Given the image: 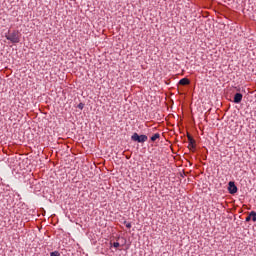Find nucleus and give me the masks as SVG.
<instances>
[{
    "instance_id": "obj_1",
    "label": "nucleus",
    "mask_w": 256,
    "mask_h": 256,
    "mask_svg": "<svg viewBox=\"0 0 256 256\" xmlns=\"http://www.w3.org/2000/svg\"><path fill=\"white\" fill-rule=\"evenodd\" d=\"M6 39L11 43H20L21 42V33L17 30H13L11 33L6 35Z\"/></svg>"
},
{
    "instance_id": "obj_12",
    "label": "nucleus",
    "mask_w": 256,
    "mask_h": 256,
    "mask_svg": "<svg viewBox=\"0 0 256 256\" xmlns=\"http://www.w3.org/2000/svg\"><path fill=\"white\" fill-rule=\"evenodd\" d=\"M83 107H85L83 103L78 104V109H83Z\"/></svg>"
},
{
    "instance_id": "obj_10",
    "label": "nucleus",
    "mask_w": 256,
    "mask_h": 256,
    "mask_svg": "<svg viewBox=\"0 0 256 256\" xmlns=\"http://www.w3.org/2000/svg\"><path fill=\"white\" fill-rule=\"evenodd\" d=\"M126 227H127V229H131V227H132L131 222H127Z\"/></svg>"
},
{
    "instance_id": "obj_4",
    "label": "nucleus",
    "mask_w": 256,
    "mask_h": 256,
    "mask_svg": "<svg viewBox=\"0 0 256 256\" xmlns=\"http://www.w3.org/2000/svg\"><path fill=\"white\" fill-rule=\"evenodd\" d=\"M228 191L229 193H237V186L235 185V182L230 181L228 183Z\"/></svg>"
},
{
    "instance_id": "obj_11",
    "label": "nucleus",
    "mask_w": 256,
    "mask_h": 256,
    "mask_svg": "<svg viewBox=\"0 0 256 256\" xmlns=\"http://www.w3.org/2000/svg\"><path fill=\"white\" fill-rule=\"evenodd\" d=\"M119 246H120L119 242H114V243H113V247H115L116 249H117V247H119Z\"/></svg>"
},
{
    "instance_id": "obj_3",
    "label": "nucleus",
    "mask_w": 256,
    "mask_h": 256,
    "mask_svg": "<svg viewBox=\"0 0 256 256\" xmlns=\"http://www.w3.org/2000/svg\"><path fill=\"white\" fill-rule=\"evenodd\" d=\"M251 220L253 221V223L256 222V212L255 211H251L245 219L246 223H249V221H251Z\"/></svg>"
},
{
    "instance_id": "obj_2",
    "label": "nucleus",
    "mask_w": 256,
    "mask_h": 256,
    "mask_svg": "<svg viewBox=\"0 0 256 256\" xmlns=\"http://www.w3.org/2000/svg\"><path fill=\"white\" fill-rule=\"evenodd\" d=\"M132 141H137V143H145L149 138L147 137V135H140L137 133H134L131 136Z\"/></svg>"
},
{
    "instance_id": "obj_9",
    "label": "nucleus",
    "mask_w": 256,
    "mask_h": 256,
    "mask_svg": "<svg viewBox=\"0 0 256 256\" xmlns=\"http://www.w3.org/2000/svg\"><path fill=\"white\" fill-rule=\"evenodd\" d=\"M50 256H61V254L58 251H54L50 253Z\"/></svg>"
},
{
    "instance_id": "obj_7",
    "label": "nucleus",
    "mask_w": 256,
    "mask_h": 256,
    "mask_svg": "<svg viewBox=\"0 0 256 256\" xmlns=\"http://www.w3.org/2000/svg\"><path fill=\"white\" fill-rule=\"evenodd\" d=\"M179 85H191V80H189L188 78H182L179 81Z\"/></svg>"
},
{
    "instance_id": "obj_5",
    "label": "nucleus",
    "mask_w": 256,
    "mask_h": 256,
    "mask_svg": "<svg viewBox=\"0 0 256 256\" xmlns=\"http://www.w3.org/2000/svg\"><path fill=\"white\" fill-rule=\"evenodd\" d=\"M188 137V141H189V145H188V148L189 149H195V139H193V136L191 135H187Z\"/></svg>"
},
{
    "instance_id": "obj_6",
    "label": "nucleus",
    "mask_w": 256,
    "mask_h": 256,
    "mask_svg": "<svg viewBox=\"0 0 256 256\" xmlns=\"http://www.w3.org/2000/svg\"><path fill=\"white\" fill-rule=\"evenodd\" d=\"M241 101H243V94L236 93L234 95V103H241Z\"/></svg>"
},
{
    "instance_id": "obj_8",
    "label": "nucleus",
    "mask_w": 256,
    "mask_h": 256,
    "mask_svg": "<svg viewBox=\"0 0 256 256\" xmlns=\"http://www.w3.org/2000/svg\"><path fill=\"white\" fill-rule=\"evenodd\" d=\"M159 137H161V135L159 133H156L151 137V141L155 142V140L159 139Z\"/></svg>"
}]
</instances>
